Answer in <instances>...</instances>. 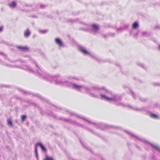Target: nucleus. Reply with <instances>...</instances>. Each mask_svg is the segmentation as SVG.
Listing matches in <instances>:
<instances>
[{
	"label": "nucleus",
	"mask_w": 160,
	"mask_h": 160,
	"mask_svg": "<svg viewBox=\"0 0 160 160\" xmlns=\"http://www.w3.org/2000/svg\"><path fill=\"white\" fill-rule=\"evenodd\" d=\"M100 88V90L98 92H97L98 93L101 92V90H102L104 91L105 92H106L109 95H111L112 96L111 98H109L107 97L104 94H101L100 95L101 97V99L102 100H106L108 101H114L115 102V104L117 106H122L123 107H128L127 104H124L122 102H118V101L121 100L122 99V97L121 96L112 93V92L108 91L104 87Z\"/></svg>",
	"instance_id": "obj_1"
},
{
	"label": "nucleus",
	"mask_w": 160,
	"mask_h": 160,
	"mask_svg": "<svg viewBox=\"0 0 160 160\" xmlns=\"http://www.w3.org/2000/svg\"><path fill=\"white\" fill-rule=\"evenodd\" d=\"M72 85V88L80 92L82 88H84L87 90L88 91L87 92V93L90 96L95 98H98V95L94 93H92L90 92V91H93L95 92H98L100 90V88L97 86H93L91 88H89L87 87H84L83 85H78L74 83H71Z\"/></svg>",
	"instance_id": "obj_2"
},
{
	"label": "nucleus",
	"mask_w": 160,
	"mask_h": 160,
	"mask_svg": "<svg viewBox=\"0 0 160 160\" xmlns=\"http://www.w3.org/2000/svg\"><path fill=\"white\" fill-rule=\"evenodd\" d=\"M76 116L78 117L82 118L85 120L89 124H93L95 125V126L97 128L99 129L102 130H104L105 129L108 128H112L114 129H121V128L119 127H116L113 126H108L106 124L102 123H96L94 122H92L87 118H85L83 117H81V116H80L78 115H76Z\"/></svg>",
	"instance_id": "obj_3"
},
{
	"label": "nucleus",
	"mask_w": 160,
	"mask_h": 160,
	"mask_svg": "<svg viewBox=\"0 0 160 160\" xmlns=\"http://www.w3.org/2000/svg\"><path fill=\"white\" fill-rule=\"evenodd\" d=\"M78 50L84 55H90L93 58L95 59L98 63H100L103 62L101 59L97 58L94 54H91L89 52L85 50V48L83 46L78 45Z\"/></svg>",
	"instance_id": "obj_4"
},
{
	"label": "nucleus",
	"mask_w": 160,
	"mask_h": 160,
	"mask_svg": "<svg viewBox=\"0 0 160 160\" xmlns=\"http://www.w3.org/2000/svg\"><path fill=\"white\" fill-rule=\"evenodd\" d=\"M125 132L128 134L131 135L132 137L135 138L137 140H138L141 142H147L145 140H144L142 138H140L139 137L134 135L133 134L131 133L130 132H129L128 131H125ZM147 143L148 142H147ZM154 148L156 149V150L158 151H160V147L158 146H156L154 145H153L151 143H148Z\"/></svg>",
	"instance_id": "obj_5"
},
{
	"label": "nucleus",
	"mask_w": 160,
	"mask_h": 160,
	"mask_svg": "<svg viewBox=\"0 0 160 160\" xmlns=\"http://www.w3.org/2000/svg\"><path fill=\"white\" fill-rule=\"evenodd\" d=\"M80 29L92 33L94 35H95L98 32L99 30V27L97 24H94L92 25L91 29L81 28H80Z\"/></svg>",
	"instance_id": "obj_6"
},
{
	"label": "nucleus",
	"mask_w": 160,
	"mask_h": 160,
	"mask_svg": "<svg viewBox=\"0 0 160 160\" xmlns=\"http://www.w3.org/2000/svg\"><path fill=\"white\" fill-rule=\"evenodd\" d=\"M76 124L78 126H80L82 128H84L86 129H87L88 131L91 132V133H92L93 134H94L96 135H98V134L92 130V129H90L89 128H88L86 127H85L84 125L83 124H81L79 122H76Z\"/></svg>",
	"instance_id": "obj_7"
},
{
	"label": "nucleus",
	"mask_w": 160,
	"mask_h": 160,
	"mask_svg": "<svg viewBox=\"0 0 160 160\" xmlns=\"http://www.w3.org/2000/svg\"><path fill=\"white\" fill-rule=\"evenodd\" d=\"M127 107H128L133 110L140 112L143 111H145L146 112H147V110L145 107H142L140 108H134L132 106L129 105V104H127Z\"/></svg>",
	"instance_id": "obj_8"
},
{
	"label": "nucleus",
	"mask_w": 160,
	"mask_h": 160,
	"mask_svg": "<svg viewBox=\"0 0 160 160\" xmlns=\"http://www.w3.org/2000/svg\"><path fill=\"white\" fill-rule=\"evenodd\" d=\"M56 43L59 47H61L63 46V43L60 39L58 38H56L55 40Z\"/></svg>",
	"instance_id": "obj_9"
},
{
	"label": "nucleus",
	"mask_w": 160,
	"mask_h": 160,
	"mask_svg": "<svg viewBox=\"0 0 160 160\" xmlns=\"http://www.w3.org/2000/svg\"><path fill=\"white\" fill-rule=\"evenodd\" d=\"M17 47L18 49L23 51L26 52L28 50V48L26 46L22 47L21 46H17Z\"/></svg>",
	"instance_id": "obj_10"
},
{
	"label": "nucleus",
	"mask_w": 160,
	"mask_h": 160,
	"mask_svg": "<svg viewBox=\"0 0 160 160\" xmlns=\"http://www.w3.org/2000/svg\"><path fill=\"white\" fill-rule=\"evenodd\" d=\"M149 116L152 118L155 119H159V117L158 115L152 113L151 112H149Z\"/></svg>",
	"instance_id": "obj_11"
},
{
	"label": "nucleus",
	"mask_w": 160,
	"mask_h": 160,
	"mask_svg": "<svg viewBox=\"0 0 160 160\" xmlns=\"http://www.w3.org/2000/svg\"><path fill=\"white\" fill-rule=\"evenodd\" d=\"M31 34L30 32L29 31L28 29H27L24 32V36L26 38H28L29 35Z\"/></svg>",
	"instance_id": "obj_12"
},
{
	"label": "nucleus",
	"mask_w": 160,
	"mask_h": 160,
	"mask_svg": "<svg viewBox=\"0 0 160 160\" xmlns=\"http://www.w3.org/2000/svg\"><path fill=\"white\" fill-rule=\"evenodd\" d=\"M142 35L143 37H148L150 35V33L149 32H142Z\"/></svg>",
	"instance_id": "obj_13"
},
{
	"label": "nucleus",
	"mask_w": 160,
	"mask_h": 160,
	"mask_svg": "<svg viewBox=\"0 0 160 160\" xmlns=\"http://www.w3.org/2000/svg\"><path fill=\"white\" fill-rule=\"evenodd\" d=\"M17 4L14 1H12V3L9 4V6L11 8L15 7L16 6Z\"/></svg>",
	"instance_id": "obj_14"
},
{
	"label": "nucleus",
	"mask_w": 160,
	"mask_h": 160,
	"mask_svg": "<svg viewBox=\"0 0 160 160\" xmlns=\"http://www.w3.org/2000/svg\"><path fill=\"white\" fill-rule=\"evenodd\" d=\"M129 26V25H125L124 27L123 28H116V30L117 31H121L123 29H125L127 28Z\"/></svg>",
	"instance_id": "obj_15"
},
{
	"label": "nucleus",
	"mask_w": 160,
	"mask_h": 160,
	"mask_svg": "<svg viewBox=\"0 0 160 160\" xmlns=\"http://www.w3.org/2000/svg\"><path fill=\"white\" fill-rule=\"evenodd\" d=\"M138 27V24L137 22H134L132 25V29H136Z\"/></svg>",
	"instance_id": "obj_16"
},
{
	"label": "nucleus",
	"mask_w": 160,
	"mask_h": 160,
	"mask_svg": "<svg viewBox=\"0 0 160 160\" xmlns=\"http://www.w3.org/2000/svg\"><path fill=\"white\" fill-rule=\"evenodd\" d=\"M139 98L140 100L142 102H146L148 101V99L147 98H144L140 97H139Z\"/></svg>",
	"instance_id": "obj_17"
},
{
	"label": "nucleus",
	"mask_w": 160,
	"mask_h": 160,
	"mask_svg": "<svg viewBox=\"0 0 160 160\" xmlns=\"http://www.w3.org/2000/svg\"><path fill=\"white\" fill-rule=\"evenodd\" d=\"M37 145H39L41 148V149L42 150L44 151H46V149L43 146V145L41 143H38Z\"/></svg>",
	"instance_id": "obj_18"
},
{
	"label": "nucleus",
	"mask_w": 160,
	"mask_h": 160,
	"mask_svg": "<svg viewBox=\"0 0 160 160\" xmlns=\"http://www.w3.org/2000/svg\"><path fill=\"white\" fill-rule=\"evenodd\" d=\"M7 123L8 125L10 126H13L12 121L10 119H8L7 120Z\"/></svg>",
	"instance_id": "obj_19"
},
{
	"label": "nucleus",
	"mask_w": 160,
	"mask_h": 160,
	"mask_svg": "<svg viewBox=\"0 0 160 160\" xmlns=\"http://www.w3.org/2000/svg\"><path fill=\"white\" fill-rule=\"evenodd\" d=\"M43 160H53L52 158L49 157L47 156H46L45 158Z\"/></svg>",
	"instance_id": "obj_20"
},
{
	"label": "nucleus",
	"mask_w": 160,
	"mask_h": 160,
	"mask_svg": "<svg viewBox=\"0 0 160 160\" xmlns=\"http://www.w3.org/2000/svg\"><path fill=\"white\" fill-rule=\"evenodd\" d=\"M21 118L22 119V121L23 122L26 119V116L25 115H22L21 116Z\"/></svg>",
	"instance_id": "obj_21"
},
{
	"label": "nucleus",
	"mask_w": 160,
	"mask_h": 160,
	"mask_svg": "<svg viewBox=\"0 0 160 160\" xmlns=\"http://www.w3.org/2000/svg\"><path fill=\"white\" fill-rule=\"evenodd\" d=\"M130 91L132 93V96L133 98L135 99H136V95L134 93V92H133V91L131 90H130Z\"/></svg>",
	"instance_id": "obj_22"
},
{
	"label": "nucleus",
	"mask_w": 160,
	"mask_h": 160,
	"mask_svg": "<svg viewBox=\"0 0 160 160\" xmlns=\"http://www.w3.org/2000/svg\"><path fill=\"white\" fill-rule=\"evenodd\" d=\"M152 85L153 86H160V83H158V82L153 83L152 84Z\"/></svg>",
	"instance_id": "obj_23"
},
{
	"label": "nucleus",
	"mask_w": 160,
	"mask_h": 160,
	"mask_svg": "<svg viewBox=\"0 0 160 160\" xmlns=\"http://www.w3.org/2000/svg\"><path fill=\"white\" fill-rule=\"evenodd\" d=\"M79 141L80 143L82 144V146H83V147L87 148L84 145V143L82 142V141L80 139H79Z\"/></svg>",
	"instance_id": "obj_24"
},
{
	"label": "nucleus",
	"mask_w": 160,
	"mask_h": 160,
	"mask_svg": "<svg viewBox=\"0 0 160 160\" xmlns=\"http://www.w3.org/2000/svg\"><path fill=\"white\" fill-rule=\"evenodd\" d=\"M138 65L140 67H142L143 68H145V67H144V65L142 64H141V63H138Z\"/></svg>",
	"instance_id": "obj_25"
},
{
	"label": "nucleus",
	"mask_w": 160,
	"mask_h": 160,
	"mask_svg": "<svg viewBox=\"0 0 160 160\" xmlns=\"http://www.w3.org/2000/svg\"><path fill=\"white\" fill-rule=\"evenodd\" d=\"M71 79H76V80H80L79 78H75V77H71Z\"/></svg>",
	"instance_id": "obj_26"
},
{
	"label": "nucleus",
	"mask_w": 160,
	"mask_h": 160,
	"mask_svg": "<svg viewBox=\"0 0 160 160\" xmlns=\"http://www.w3.org/2000/svg\"><path fill=\"white\" fill-rule=\"evenodd\" d=\"M71 42H72V44H73L74 43H75V41L72 39H71Z\"/></svg>",
	"instance_id": "obj_27"
},
{
	"label": "nucleus",
	"mask_w": 160,
	"mask_h": 160,
	"mask_svg": "<svg viewBox=\"0 0 160 160\" xmlns=\"http://www.w3.org/2000/svg\"><path fill=\"white\" fill-rule=\"evenodd\" d=\"M3 30V27H0V32H1Z\"/></svg>",
	"instance_id": "obj_28"
},
{
	"label": "nucleus",
	"mask_w": 160,
	"mask_h": 160,
	"mask_svg": "<svg viewBox=\"0 0 160 160\" xmlns=\"http://www.w3.org/2000/svg\"><path fill=\"white\" fill-rule=\"evenodd\" d=\"M155 28L156 29H158V28H160V27L159 26H156L155 27Z\"/></svg>",
	"instance_id": "obj_29"
},
{
	"label": "nucleus",
	"mask_w": 160,
	"mask_h": 160,
	"mask_svg": "<svg viewBox=\"0 0 160 160\" xmlns=\"http://www.w3.org/2000/svg\"><path fill=\"white\" fill-rule=\"evenodd\" d=\"M109 35H111L112 36H114V34L113 33H110V34H109Z\"/></svg>",
	"instance_id": "obj_30"
},
{
	"label": "nucleus",
	"mask_w": 160,
	"mask_h": 160,
	"mask_svg": "<svg viewBox=\"0 0 160 160\" xmlns=\"http://www.w3.org/2000/svg\"><path fill=\"white\" fill-rule=\"evenodd\" d=\"M35 152H36V154H37V148L36 146V148H35Z\"/></svg>",
	"instance_id": "obj_31"
},
{
	"label": "nucleus",
	"mask_w": 160,
	"mask_h": 160,
	"mask_svg": "<svg viewBox=\"0 0 160 160\" xmlns=\"http://www.w3.org/2000/svg\"><path fill=\"white\" fill-rule=\"evenodd\" d=\"M136 146L137 148H138V149H140V148L138 146H137V145H136Z\"/></svg>",
	"instance_id": "obj_32"
},
{
	"label": "nucleus",
	"mask_w": 160,
	"mask_h": 160,
	"mask_svg": "<svg viewBox=\"0 0 160 160\" xmlns=\"http://www.w3.org/2000/svg\"><path fill=\"white\" fill-rule=\"evenodd\" d=\"M103 36L105 38H106L107 37V35H103Z\"/></svg>",
	"instance_id": "obj_33"
},
{
	"label": "nucleus",
	"mask_w": 160,
	"mask_h": 160,
	"mask_svg": "<svg viewBox=\"0 0 160 160\" xmlns=\"http://www.w3.org/2000/svg\"><path fill=\"white\" fill-rule=\"evenodd\" d=\"M73 114H73L72 113H71V114H70L71 116H72V115Z\"/></svg>",
	"instance_id": "obj_34"
},
{
	"label": "nucleus",
	"mask_w": 160,
	"mask_h": 160,
	"mask_svg": "<svg viewBox=\"0 0 160 160\" xmlns=\"http://www.w3.org/2000/svg\"><path fill=\"white\" fill-rule=\"evenodd\" d=\"M46 32V31H42V32H43V33H45V32Z\"/></svg>",
	"instance_id": "obj_35"
},
{
	"label": "nucleus",
	"mask_w": 160,
	"mask_h": 160,
	"mask_svg": "<svg viewBox=\"0 0 160 160\" xmlns=\"http://www.w3.org/2000/svg\"><path fill=\"white\" fill-rule=\"evenodd\" d=\"M159 48L160 49V45H159Z\"/></svg>",
	"instance_id": "obj_36"
},
{
	"label": "nucleus",
	"mask_w": 160,
	"mask_h": 160,
	"mask_svg": "<svg viewBox=\"0 0 160 160\" xmlns=\"http://www.w3.org/2000/svg\"><path fill=\"white\" fill-rule=\"evenodd\" d=\"M70 22H74V21H72V20H71Z\"/></svg>",
	"instance_id": "obj_37"
},
{
	"label": "nucleus",
	"mask_w": 160,
	"mask_h": 160,
	"mask_svg": "<svg viewBox=\"0 0 160 160\" xmlns=\"http://www.w3.org/2000/svg\"><path fill=\"white\" fill-rule=\"evenodd\" d=\"M70 122H71V123H72V121L71 120Z\"/></svg>",
	"instance_id": "obj_38"
},
{
	"label": "nucleus",
	"mask_w": 160,
	"mask_h": 160,
	"mask_svg": "<svg viewBox=\"0 0 160 160\" xmlns=\"http://www.w3.org/2000/svg\"><path fill=\"white\" fill-rule=\"evenodd\" d=\"M138 32H137V33H136V34H138Z\"/></svg>",
	"instance_id": "obj_39"
},
{
	"label": "nucleus",
	"mask_w": 160,
	"mask_h": 160,
	"mask_svg": "<svg viewBox=\"0 0 160 160\" xmlns=\"http://www.w3.org/2000/svg\"><path fill=\"white\" fill-rule=\"evenodd\" d=\"M138 32H137V33H136V34H138Z\"/></svg>",
	"instance_id": "obj_40"
},
{
	"label": "nucleus",
	"mask_w": 160,
	"mask_h": 160,
	"mask_svg": "<svg viewBox=\"0 0 160 160\" xmlns=\"http://www.w3.org/2000/svg\"><path fill=\"white\" fill-rule=\"evenodd\" d=\"M138 32H137V33H136V34H138Z\"/></svg>",
	"instance_id": "obj_41"
},
{
	"label": "nucleus",
	"mask_w": 160,
	"mask_h": 160,
	"mask_svg": "<svg viewBox=\"0 0 160 160\" xmlns=\"http://www.w3.org/2000/svg\"><path fill=\"white\" fill-rule=\"evenodd\" d=\"M159 118L160 119V117H159Z\"/></svg>",
	"instance_id": "obj_42"
}]
</instances>
